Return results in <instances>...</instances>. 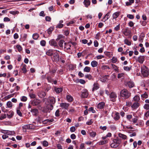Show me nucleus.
<instances>
[{"mask_svg":"<svg viewBox=\"0 0 149 149\" xmlns=\"http://www.w3.org/2000/svg\"><path fill=\"white\" fill-rule=\"evenodd\" d=\"M127 17L130 19H133L134 18V16L132 15L128 14L127 15Z\"/></svg>","mask_w":149,"mask_h":149,"instance_id":"52","label":"nucleus"},{"mask_svg":"<svg viewBox=\"0 0 149 149\" xmlns=\"http://www.w3.org/2000/svg\"><path fill=\"white\" fill-rule=\"evenodd\" d=\"M113 118L115 120H118L120 118L119 114L117 112H115V113H113L112 115Z\"/></svg>","mask_w":149,"mask_h":149,"instance_id":"11","label":"nucleus"},{"mask_svg":"<svg viewBox=\"0 0 149 149\" xmlns=\"http://www.w3.org/2000/svg\"><path fill=\"white\" fill-rule=\"evenodd\" d=\"M41 101L38 99H34L32 102V104L33 106H37L39 104Z\"/></svg>","mask_w":149,"mask_h":149,"instance_id":"12","label":"nucleus"},{"mask_svg":"<svg viewBox=\"0 0 149 149\" xmlns=\"http://www.w3.org/2000/svg\"><path fill=\"white\" fill-rule=\"evenodd\" d=\"M99 88V85L97 83H95L93 84V91L98 89Z\"/></svg>","mask_w":149,"mask_h":149,"instance_id":"26","label":"nucleus"},{"mask_svg":"<svg viewBox=\"0 0 149 149\" xmlns=\"http://www.w3.org/2000/svg\"><path fill=\"white\" fill-rule=\"evenodd\" d=\"M110 14V12H108L104 16L103 18L102 21L105 22L109 18V15Z\"/></svg>","mask_w":149,"mask_h":149,"instance_id":"20","label":"nucleus"},{"mask_svg":"<svg viewBox=\"0 0 149 149\" xmlns=\"http://www.w3.org/2000/svg\"><path fill=\"white\" fill-rule=\"evenodd\" d=\"M106 141H101L97 143L100 145H102L106 144Z\"/></svg>","mask_w":149,"mask_h":149,"instance_id":"42","label":"nucleus"},{"mask_svg":"<svg viewBox=\"0 0 149 149\" xmlns=\"http://www.w3.org/2000/svg\"><path fill=\"white\" fill-rule=\"evenodd\" d=\"M120 12H116L113 13L112 15L113 19H116L120 15Z\"/></svg>","mask_w":149,"mask_h":149,"instance_id":"22","label":"nucleus"},{"mask_svg":"<svg viewBox=\"0 0 149 149\" xmlns=\"http://www.w3.org/2000/svg\"><path fill=\"white\" fill-rule=\"evenodd\" d=\"M120 96L125 99L128 98L130 96L131 94L126 89H123L120 92Z\"/></svg>","mask_w":149,"mask_h":149,"instance_id":"1","label":"nucleus"},{"mask_svg":"<svg viewBox=\"0 0 149 149\" xmlns=\"http://www.w3.org/2000/svg\"><path fill=\"white\" fill-rule=\"evenodd\" d=\"M16 47L17 48L18 51L20 52L22 50V48L21 46L20 45H17L16 46Z\"/></svg>","mask_w":149,"mask_h":149,"instance_id":"55","label":"nucleus"},{"mask_svg":"<svg viewBox=\"0 0 149 149\" xmlns=\"http://www.w3.org/2000/svg\"><path fill=\"white\" fill-rule=\"evenodd\" d=\"M143 108L144 109L146 110H148L149 109V104H146L143 106Z\"/></svg>","mask_w":149,"mask_h":149,"instance_id":"51","label":"nucleus"},{"mask_svg":"<svg viewBox=\"0 0 149 149\" xmlns=\"http://www.w3.org/2000/svg\"><path fill=\"white\" fill-rule=\"evenodd\" d=\"M145 57L144 56H139L137 59L139 63L142 64L145 60Z\"/></svg>","mask_w":149,"mask_h":149,"instance_id":"14","label":"nucleus"},{"mask_svg":"<svg viewBox=\"0 0 149 149\" xmlns=\"http://www.w3.org/2000/svg\"><path fill=\"white\" fill-rule=\"evenodd\" d=\"M60 110L57 109L55 113V115L56 117H58L60 116Z\"/></svg>","mask_w":149,"mask_h":149,"instance_id":"48","label":"nucleus"},{"mask_svg":"<svg viewBox=\"0 0 149 149\" xmlns=\"http://www.w3.org/2000/svg\"><path fill=\"white\" fill-rule=\"evenodd\" d=\"M40 44L42 46H45L46 44V42L44 40H42L40 42Z\"/></svg>","mask_w":149,"mask_h":149,"instance_id":"50","label":"nucleus"},{"mask_svg":"<svg viewBox=\"0 0 149 149\" xmlns=\"http://www.w3.org/2000/svg\"><path fill=\"white\" fill-rule=\"evenodd\" d=\"M141 97L142 99L143 100L144 99L148 98V95L146 92H145L143 94H142L141 95Z\"/></svg>","mask_w":149,"mask_h":149,"instance_id":"36","label":"nucleus"},{"mask_svg":"<svg viewBox=\"0 0 149 149\" xmlns=\"http://www.w3.org/2000/svg\"><path fill=\"white\" fill-rule=\"evenodd\" d=\"M64 48L65 50L67 51L69 53H70L71 52V45L69 44V43L65 42L64 43Z\"/></svg>","mask_w":149,"mask_h":149,"instance_id":"7","label":"nucleus"},{"mask_svg":"<svg viewBox=\"0 0 149 149\" xmlns=\"http://www.w3.org/2000/svg\"><path fill=\"white\" fill-rule=\"evenodd\" d=\"M6 105L8 107L10 108L12 107L13 104L11 101H9L7 102Z\"/></svg>","mask_w":149,"mask_h":149,"instance_id":"39","label":"nucleus"},{"mask_svg":"<svg viewBox=\"0 0 149 149\" xmlns=\"http://www.w3.org/2000/svg\"><path fill=\"white\" fill-rule=\"evenodd\" d=\"M83 3L85 7L87 8L90 5L91 2L90 0H84Z\"/></svg>","mask_w":149,"mask_h":149,"instance_id":"21","label":"nucleus"},{"mask_svg":"<svg viewBox=\"0 0 149 149\" xmlns=\"http://www.w3.org/2000/svg\"><path fill=\"white\" fill-rule=\"evenodd\" d=\"M131 31L129 29H125L123 32V33L126 36H129L131 34Z\"/></svg>","mask_w":149,"mask_h":149,"instance_id":"17","label":"nucleus"},{"mask_svg":"<svg viewBox=\"0 0 149 149\" xmlns=\"http://www.w3.org/2000/svg\"><path fill=\"white\" fill-rule=\"evenodd\" d=\"M100 33H97L96 35V36H95V38L97 39V40H98L100 39Z\"/></svg>","mask_w":149,"mask_h":149,"instance_id":"54","label":"nucleus"},{"mask_svg":"<svg viewBox=\"0 0 149 149\" xmlns=\"http://www.w3.org/2000/svg\"><path fill=\"white\" fill-rule=\"evenodd\" d=\"M64 42V41L63 40H60L58 42V45L60 47L63 48V44Z\"/></svg>","mask_w":149,"mask_h":149,"instance_id":"34","label":"nucleus"},{"mask_svg":"<svg viewBox=\"0 0 149 149\" xmlns=\"http://www.w3.org/2000/svg\"><path fill=\"white\" fill-rule=\"evenodd\" d=\"M64 26V25L63 24L59 23L56 26V28H62Z\"/></svg>","mask_w":149,"mask_h":149,"instance_id":"49","label":"nucleus"},{"mask_svg":"<svg viewBox=\"0 0 149 149\" xmlns=\"http://www.w3.org/2000/svg\"><path fill=\"white\" fill-rule=\"evenodd\" d=\"M120 29V24H119L117 26H116L114 28V29L116 31H118Z\"/></svg>","mask_w":149,"mask_h":149,"instance_id":"61","label":"nucleus"},{"mask_svg":"<svg viewBox=\"0 0 149 149\" xmlns=\"http://www.w3.org/2000/svg\"><path fill=\"white\" fill-rule=\"evenodd\" d=\"M140 106V103L139 102H134L132 105L131 108L132 110H134L137 109Z\"/></svg>","mask_w":149,"mask_h":149,"instance_id":"10","label":"nucleus"},{"mask_svg":"<svg viewBox=\"0 0 149 149\" xmlns=\"http://www.w3.org/2000/svg\"><path fill=\"white\" fill-rule=\"evenodd\" d=\"M55 51L58 52H60L59 51L56 49H55L54 50L52 49H49L46 52V54L48 56H52L53 55Z\"/></svg>","mask_w":149,"mask_h":149,"instance_id":"9","label":"nucleus"},{"mask_svg":"<svg viewBox=\"0 0 149 149\" xmlns=\"http://www.w3.org/2000/svg\"><path fill=\"white\" fill-rule=\"evenodd\" d=\"M6 114H1L0 116V120H2L6 118Z\"/></svg>","mask_w":149,"mask_h":149,"instance_id":"45","label":"nucleus"},{"mask_svg":"<svg viewBox=\"0 0 149 149\" xmlns=\"http://www.w3.org/2000/svg\"><path fill=\"white\" fill-rule=\"evenodd\" d=\"M111 62L113 63H116L118 61L117 58L113 56L111 59Z\"/></svg>","mask_w":149,"mask_h":149,"instance_id":"33","label":"nucleus"},{"mask_svg":"<svg viewBox=\"0 0 149 149\" xmlns=\"http://www.w3.org/2000/svg\"><path fill=\"white\" fill-rule=\"evenodd\" d=\"M29 95L30 97L32 98H34L36 97V95L33 93H30L29 94Z\"/></svg>","mask_w":149,"mask_h":149,"instance_id":"60","label":"nucleus"},{"mask_svg":"<svg viewBox=\"0 0 149 149\" xmlns=\"http://www.w3.org/2000/svg\"><path fill=\"white\" fill-rule=\"evenodd\" d=\"M85 78L88 79L89 80H91L92 79V76L90 74H87L85 75Z\"/></svg>","mask_w":149,"mask_h":149,"instance_id":"44","label":"nucleus"},{"mask_svg":"<svg viewBox=\"0 0 149 149\" xmlns=\"http://www.w3.org/2000/svg\"><path fill=\"white\" fill-rule=\"evenodd\" d=\"M66 99L69 102H72L73 101V97L70 95H67L66 96Z\"/></svg>","mask_w":149,"mask_h":149,"instance_id":"28","label":"nucleus"},{"mask_svg":"<svg viewBox=\"0 0 149 149\" xmlns=\"http://www.w3.org/2000/svg\"><path fill=\"white\" fill-rule=\"evenodd\" d=\"M91 70V68L89 67L86 66L84 69L83 71L84 72H90Z\"/></svg>","mask_w":149,"mask_h":149,"instance_id":"29","label":"nucleus"},{"mask_svg":"<svg viewBox=\"0 0 149 149\" xmlns=\"http://www.w3.org/2000/svg\"><path fill=\"white\" fill-rule=\"evenodd\" d=\"M27 100V98L26 97L23 96L21 99V100L22 101L25 102Z\"/></svg>","mask_w":149,"mask_h":149,"instance_id":"59","label":"nucleus"},{"mask_svg":"<svg viewBox=\"0 0 149 149\" xmlns=\"http://www.w3.org/2000/svg\"><path fill=\"white\" fill-rule=\"evenodd\" d=\"M90 135L92 137H94L95 136L96 134V133L95 132L91 131L89 133Z\"/></svg>","mask_w":149,"mask_h":149,"instance_id":"37","label":"nucleus"},{"mask_svg":"<svg viewBox=\"0 0 149 149\" xmlns=\"http://www.w3.org/2000/svg\"><path fill=\"white\" fill-rule=\"evenodd\" d=\"M110 100L111 101L114 102L116 100V99L117 97V95L116 93L112 92L109 95Z\"/></svg>","mask_w":149,"mask_h":149,"instance_id":"6","label":"nucleus"},{"mask_svg":"<svg viewBox=\"0 0 149 149\" xmlns=\"http://www.w3.org/2000/svg\"><path fill=\"white\" fill-rule=\"evenodd\" d=\"M111 65L112 68L114 69L115 71L118 72L119 70L118 69V67L117 66L113 64H111Z\"/></svg>","mask_w":149,"mask_h":149,"instance_id":"38","label":"nucleus"},{"mask_svg":"<svg viewBox=\"0 0 149 149\" xmlns=\"http://www.w3.org/2000/svg\"><path fill=\"white\" fill-rule=\"evenodd\" d=\"M113 142L111 144V148H115L118 147L121 143V141L119 140L115 139Z\"/></svg>","mask_w":149,"mask_h":149,"instance_id":"5","label":"nucleus"},{"mask_svg":"<svg viewBox=\"0 0 149 149\" xmlns=\"http://www.w3.org/2000/svg\"><path fill=\"white\" fill-rule=\"evenodd\" d=\"M70 131L71 132H74L76 130V129L74 127L72 126L70 128Z\"/></svg>","mask_w":149,"mask_h":149,"instance_id":"57","label":"nucleus"},{"mask_svg":"<svg viewBox=\"0 0 149 149\" xmlns=\"http://www.w3.org/2000/svg\"><path fill=\"white\" fill-rule=\"evenodd\" d=\"M42 143L43 146L45 147H47L48 145V142L46 141H44Z\"/></svg>","mask_w":149,"mask_h":149,"instance_id":"43","label":"nucleus"},{"mask_svg":"<svg viewBox=\"0 0 149 149\" xmlns=\"http://www.w3.org/2000/svg\"><path fill=\"white\" fill-rule=\"evenodd\" d=\"M48 100L49 102L51 104H54L55 102V100L53 97H50L48 98Z\"/></svg>","mask_w":149,"mask_h":149,"instance_id":"19","label":"nucleus"},{"mask_svg":"<svg viewBox=\"0 0 149 149\" xmlns=\"http://www.w3.org/2000/svg\"><path fill=\"white\" fill-rule=\"evenodd\" d=\"M125 44L127 45H128L130 46L131 45V42L129 41L127 39H125L124 41Z\"/></svg>","mask_w":149,"mask_h":149,"instance_id":"40","label":"nucleus"},{"mask_svg":"<svg viewBox=\"0 0 149 149\" xmlns=\"http://www.w3.org/2000/svg\"><path fill=\"white\" fill-rule=\"evenodd\" d=\"M13 115V113L12 111L10 113H9V114H7V116L9 118H11Z\"/></svg>","mask_w":149,"mask_h":149,"instance_id":"46","label":"nucleus"},{"mask_svg":"<svg viewBox=\"0 0 149 149\" xmlns=\"http://www.w3.org/2000/svg\"><path fill=\"white\" fill-rule=\"evenodd\" d=\"M22 68H21L22 70L23 71V72L24 73H25L27 72V70L26 69V65L25 64H23L22 65Z\"/></svg>","mask_w":149,"mask_h":149,"instance_id":"25","label":"nucleus"},{"mask_svg":"<svg viewBox=\"0 0 149 149\" xmlns=\"http://www.w3.org/2000/svg\"><path fill=\"white\" fill-rule=\"evenodd\" d=\"M51 19V18L49 16H47L45 17V20L47 21L50 22Z\"/></svg>","mask_w":149,"mask_h":149,"instance_id":"63","label":"nucleus"},{"mask_svg":"<svg viewBox=\"0 0 149 149\" xmlns=\"http://www.w3.org/2000/svg\"><path fill=\"white\" fill-rule=\"evenodd\" d=\"M118 136L119 137L122 138L123 139H125L127 138V136L126 135L120 133L118 134Z\"/></svg>","mask_w":149,"mask_h":149,"instance_id":"30","label":"nucleus"},{"mask_svg":"<svg viewBox=\"0 0 149 149\" xmlns=\"http://www.w3.org/2000/svg\"><path fill=\"white\" fill-rule=\"evenodd\" d=\"M57 52H54L51 57L52 60L56 62H58L59 60V55Z\"/></svg>","mask_w":149,"mask_h":149,"instance_id":"4","label":"nucleus"},{"mask_svg":"<svg viewBox=\"0 0 149 149\" xmlns=\"http://www.w3.org/2000/svg\"><path fill=\"white\" fill-rule=\"evenodd\" d=\"M88 95V93L87 90L85 89L83 91L82 93L81 97L83 98H85L87 97Z\"/></svg>","mask_w":149,"mask_h":149,"instance_id":"15","label":"nucleus"},{"mask_svg":"<svg viewBox=\"0 0 149 149\" xmlns=\"http://www.w3.org/2000/svg\"><path fill=\"white\" fill-rule=\"evenodd\" d=\"M124 75V74L123 73H121L118 74V78H121L122 77H123Z\"/></svg>","mask_w":149,"mask_h":149,"instance_id":"58","label":"nucleus"},{"mask_svg":"<svg viewBox=\"0 0 149 149\" xmlns=\"http://www.w3.org/2000/svg\"><path fill=\"white\" fill-rule=\"evenodd\" d=\"M38 95L40 98H43L45 96L46 93L45 92L42 91H39L37 94Z\"/></svg>","mask_w":149,"mask_h":149,"instance_id":"13","label":"nucleus"},{"mask_svg":"<svg viewBox=\"0 0 149 149\" xmlns=\"http://www.w3.org/2000/svg\"><path fill=\"white\" fill-rule=\"evenodd\" d=\"M54 90L56 92V93H59L60 92H61L63 91V89L62 88H54Z\"/></svg>","mask_w":149,"mask_h":149,"instance_id":"27","label":"nucleus"},{"mask_svg":"<svg viewBox=\"0 0 149 149\" xmlns=\"http://www.w3.org/2000/svg\"><path fill=\"white\" fill-rule=\"evenodd\" d=\"M31 112L32 113L33 115L34 116H36L38 112V110L36 109H31Z\"/></svg>","mask_w":149,"mask_h":149,"instance_id":"24","label":"nucleus"},{"mask_svg":"<svg viewBox=\"0 0 149 149\" xmlns=\"http://www.w3.org/2000/svg\"><path fill=\"white\" fill-rule=\"evenodd\" d=\"M98 64V62L96 61H93L91 63V66L93 68L97 67V66Z\"/></svg>","mask_w":149,"mask_h":149,"instance_id":"23","label":"nucleus"},{"mask_svg":"<svg viewBox=\"0 0 149 149\" xmlns=\"http://www.w3.org/2000/svg\"><path fill=\"white\" fill-rule=\"evenodd\" d=\"M53 108V105L51 104H47L45 107L42 110L43 112L47 113L48 112H50V111L52 110Z\"/></svg>","mask_w":149,"mask_h":149,"instance_id":"2","label":"nucleus"},{"mask_svg":"<svg viewBox=\"0 0 149 149\" xmlns=\"http://www.w3.org/2000/svg\"><path fill=\"white\" fill-rule=\"evenodd\" d=\"M69 104L66 103H62L60 104V106L63 108L67 109L69 106Z\"/></svg>","mask_w":149,"mask_h":149,"instance_id":"16","label":"nucleus"},{"mask_svg":"<svg viewBox=\"0 0 149 149\" xmlns=\"http://www.w3.org/2000/svg\"><path fill=\"white\" fill-rule=\"evenodd\" d=\"M145 116L147 118L149 116V110L147 111L145 113Z\"/></svg>","mask_w":149,"mask_h":149,"instance_id":"64","label":"nucleus"},{"mask_svg":"<svg viewBox=\"0 0 149 149\" xmlns=\"http://www.w3.org/2000/svg\"><path fill=\"white\" fill-rule=\"evenodd\" d=\"M127 85L130 88H131L134 86V84L133 82L130 81L127 83Z\"/></svg>","mask_w":149,"mask_h":149,"instance_id":"31","label":"nucleus"},{"mask_svg":"<svg viewBox=\"0 0 149 149\" xmlns=\"http://www.w3.org/2000/svg\"><path fill=\"white\" fill-rule=\"evenodd\" d=\"M141 73L144 77H147L149 75L148 69L146 66H143L141 68Z\"/></svg>","mask_w":149,"mask_h":149,"instance_id":"3","label":"nucleus"},{"mask_svg":"<svg viewBox=\"0 0 149 149\" xmlns=\"http://www.w3.org/2000/svg\"><path fill=\"white\" fill-rule=\"evenodd\" d=\"M54 28L53 27H50L47 30V32L49 34H50L51 33L52 31L53 30Z\"/></svg>","mask_w":149,"mask_h":149,"instance_id":"47","label":"nucleus"},{"mask_svg":"<svg viewBox=\"0 0 149 149\" xmlns=\"http://www.w3.org/2000/svg\"><path fill=\"white\" fill-rule=\"evenodd\" d=\"M49 43L50 45L54 47L55 48H58L59 46L54 40L53 39L49 41Z\"/></svg>","mask_w":149,"mask_h":149,"instance_id":"8","label":"nucleus"},{"mask_svg":"<svg viewBox=\"0 0 149 149\" xmlns=\"http://www.w3.org/2000/svg\"><path fill=\"white\" fill-rule=\"evenodd\" d=\"M144 36V35L143 33H141L140 36L139 40L141 42H143Z\"/></svg>","mask_w":149,"mask_h":149,"instance_id":"32","label":"nucleus"},{"mask_svg":"<svg viewBox=\"0 0 149 149\" xmlns=\"http://www.w3.org/2000/svg\"><path fill=\"white\" fill-rule=\"evenodd\" d=\"M105 104L104 102H101L98 104L97 105V108L99 109H102L105 106Z\"/></svg>","mask_w":149,"mask_h":149,"instance_id":"18","label":"nucleus"},{"mask_svg":"<svg viewBox=\"0 0 149 149\" xmlns=\"http://www.w3.org/2000/svg\"><path fill=\"white\" fill-rule=\"evenodd\" d=\"M132 115H127V116L126 118H127L129 120H130L132 118Z\"/></svg>","mask_w":149,"mask_h":149,"instance_id":"62","label":"nucleus"},{"mask_svg":"<svg viewBox=\"0 0 149 149\" xmlns=\"http://www.w3.org/2000/svg\"><path fill=\"white\" fill-rule=\"evenodd\" d=\"M131 68H130L128 66H124L123 67V69L124 70L126 71H129L131 69Z\"/></svg>","mask_w":149,"mask_h":149,"instance_id":"56","label":"nucleus"},{"mask_svg":"<svg viewBox=\"0 0 149 149\" xmlns=\"http://www.w3.org/2000/svg\"><path fill=\"white\" fill-rule=\"evenodd\" d=\"M32 36L34 39L37 40L39 37V35L37 33H35L33 34Z\"/></svg>","mask_w":149,"mask_h":149,"instance_id":"41","label":"nucleus"},{"mask_svg":"<svg viewBox=\"0 0 149 149\" xmlns=\"http://www.w3.org/2000/svg\"><path fill=\"white\" fill-rule=\"evenodd\" d=\"M140 100V97L138 95H136L133 98V100L134 101H135V102H139V100Z\"/></svg>","mask_w":149,"mask_h":149,"instance_id":"35","label":"nucleus"},{"mask_svg":"<svg viewBox=\"0 0 149 149\" xmlns=\"http://www.w3.org/2000/svg\"><path fill=\"white\" fill-rule=\"evenodd\" d=\"M63 36L62 35H58L57 37V38L56 39V41H58L60 40H61V39H62L63 38Z\"/></svg>","mask_w":149,"mask_h":149,"instance_id":"53","label":"nucleus"}]
</instances>
